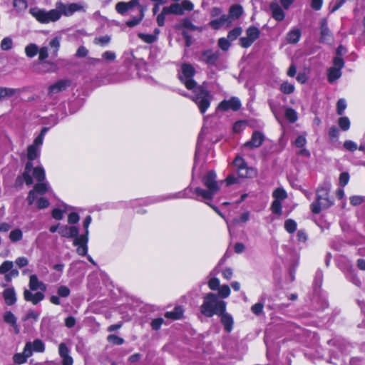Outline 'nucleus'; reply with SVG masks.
Masks as SVG:
<instances>
[{"instance_id":"15","label":"nucleus","mask_w":365,"mask_h":365,"mask_svg":"<svg viewBox=\"0 0 365 365\" xmlns=\"http://www.w3.org/2000/svg\"><path fill=\"white\" fill-rule=\"evenodd\" d=\"M241 107V103L237 98L232 97L229 100L222 101L218 106V109L226 111L229 109L238 110Z\"/></svg>"},{"instance_id":"58","label":"nucleus","mask_w":365,"mask_h":365,"mask_svg":"<svg viewBox=\"0 0 365 365\" xmlns=\"http://www.w3.org/2000/svg\"><path fill=\"white\" fill-rule=\"evenodd\" d=\"M27 359L24 356L22 353L15 354L13 356V361L14 363L18 364H24L26 361Z\"/></svg>"},{"instance_id":"64","label":"nucleus","mask_w":365,"mask_h":365,"mask_svg":"<svg viewBox=\"0 0 365 365\" xmlns=\"http://www.w3.org/2000/svg\"><path fill=\"white\" fill-rule=\"evenodd\" d=\"M15 263L19 267L22 268L29 264V260L25 257H20L16 259Z\"/></svg>"},{"instance_id":"9","label":"nucleus","mask_w":365,"mask_h":365,"mask_svg":"<svg viewBox=\"0 0 365 365\" xmlns=\"http://www.w3.org/2000/svg\"><path fill=\"white\" fill-rule=\"evenodd\" d=\"M260 31L255 26H250L246 30V36L240 38V45L243 48L250 47L259 36Z\"/></svg>"},{"instance_id":"11","label":"nucleus","mask_w":365,"mask_h":365,"mask_svg":"<svg viewBox=\"0 0 365 365\" xmlns=\"http://www.w3.org/2000/svg\"><path fill=\"white\" fill-rule=\"evenodd\" d=\"M264 138L265 137L262 133L257 130L254 131L250 140L246 142L243 145V148H246L250 150L257 148L262 145Z\"/></svg>"},{"instance_id":"61","label":"nucleus","mask_w":365,"mask_h":365,"mask_svg":"<svg viewBox=\"0 0 365 365\" xmlns=\"http://www.w3.org/2000/svg\"><path fill=\"white\" fill-rule=\"evenodd\" d=\"M208 286L212 290H217L220 288V281L217 278H211L208 282Z\"/></svg>"},{"instance_id":"36","label":"nucleus","mask_w":365,"mask_h":365,"mask_svg":"<svg viewBox=\"0 0 365 365\" xmlns=\"http://www.w3.org/2000/svg\"><path fill=\"white\" fill-rule=\"evenodd\" d=\"M38 51V47L35 43H30V44L27 45L25 48L26 55L29 58L34 57L37 54Z\"/></svg>"},{"instance_id":"8","label":"nucleus","mask_w":365,"mask_h":365,"mask_svg":"<svg viewBox=\"0 0 365 365\" xmlns=\"http://www.w3.org/2000/svg\"><path fill=\"white\" fill-rule=\"evenodd\" d=\"M334 66L328 70V81L330 83L334 82L341 76V68L344 66V61L341 57H335L333 61Z\"/></svg>"},{"instance_id":"43","label":"nucleus","mask_w":365,"mask_h":365,"mask_svg":"<svg viewBox=\"0 0 365 365\" xmlns=\"http://www.w3.org/2000/svg\"><path fill=\"white\" fill-rule=\"evenodd\" d=\"M32 349L36 352H43L45 349V345L41 339H36L31 343Z\"/></svg>"},{"instance_id":"28","label":"nucleus","mask_w":365,"mask_h":365,"mask_svg":"<svg viewBox=\"0 0 365 365\" xmlns=\"http://www.w3.org/2000/svg\"><path fill=\"white\" fill-rule=\"evenodd\" d=\"M164 13H168V14H175V15H182L183 14V9L180 4H173L170 6L164 7Z\"/></svg>"},{"instance_id":"30","label":"nucleus","mask_w":365,"mask_h":365,"mask_svg":"<svg viewBox=\"0 0 365 365\" xmlns=\"http://www.w3.org/2000/svg\"><path fill=\"white\" fill-rule=\"evenodd\" d=\"M301 31L299 29L290 31L287 36V41L289 43H296L299 41Z\"/></svg>"},{"instance_id":"18","label":"nucleus","mask_w":365,"mask_h":365,"mask_svg":"<svg viewBox=\"0 0 365 365\" xmlns=\"http://www.w3.org/2000/svg\"><path fill=\"white\" fill-rule=\"evenodd\" d=\"M219 56V51L206 50L202 53L200 60L206 63L207 64L214 65L218 60Z\"/></svg>"},{"instance_id":"62","label":"nucleus","mask_w":365,"mask_h":365,"mask_svg":"<svg viewBox=\"0 0 365 365\" xmlns=\"http://www.w3.org/2000/svg\"><path fill=\"white\" fill-rule=\"evenodd\" d=\"M70 292V289L66 286H61L58 289V294L61 297H68Z\"/></svg>"},{"instance_id":"22","label":"nucleus","mask_w":365,"mask_h":365,"mask_svg":"<svg viewBox=\"0 0 365 365\" xmlns=\"http://www.w3.org/2000/svg\"><path fill=\"white\" fill-rule=\"evenodd\" d=\"M58 232L63 237L76 238L78 237V229L75 226H62L59 228Z\"/></svg>"},{"instance_id":"63","label":"nucleus","mask_w":365,"mask_h":365,"mask_svg":"<svg viewBox=\"0 0 365 365\" xmlns=\"http://www.w3.org/2000/svg\"><path fill=\"white\" fill-rule=\"evenodd\" d=\"M32 351L33 349L31 342H27L24 346V351L22 352V354H24V356H25L26 359H28L32 355Z\"/></svg>"},{"instance_id":"46","label":"nucleus","mask_w":365,"mask_h":365,"mask_svg":"<svg viewBox=\"0 0 365 365\" xmlns=\"http://www.w3.org/2000/svg\"><path fill=\"white\" fill-rule=\"evenodd\" d=\"M14 267V263L11 261H5L0 266V274H4L9 272Z\"/></svg>"},{"instance_id":"17","label":"nucleus","mask_w":365,"mask_h":365,"mask_svg":"<svg viewBox=\"0 0 365 365\" xmlns=\"http://www.w3.org/2000/svg\"><path fill=\"white\" fill-rule=\"evenodd\" d=\"M88 237L86 236H79L78 237H76L74 239L73 245L78 247L76 252L78 255L82 256L86 255L88 252Z\"/></svg>"},{"instance_id":"27","label":"nucleus","mask_w":365,"mask_h":365,"mask_svg":"<svg viewBox=\"0 0 365 365\" xmlns=\"http://www.w3.org/2000/svg\"><path fill=\"white\" fill-rule=\"evenodd\" d=\"M192 192L197 195L202 197L205 200H212L214 195L216 194L211 190H205L201 187H195L192 190Z\"/></svg>"},{"instance_id":"56","label":"nucleus","mask_w":365,"mask_h":365,"mask_svg":"<svg viewBox=\"0 0 365 365\" xmlns=\"http://www.w3.org/2000/svg\"><path fill=\"white\" fill-rule=\"evenodd\" d=\"M38 60L41 61H43L48 57V51L46 46H43L41 48H38Z\"/></svg>"},{"instance_id":"31","label":"nucleus","mask_w":365,"mask_h":365,"mask_svg":"<svg viewBox=\"0 0 365 365\" xmlns=\"http://www.w3.org/2000/svg\"><path fill=\"white\" fill-rule=\"evenodd\" d=\"M33 177L38 181V182L45 181V170L42 167H36L34 168L32 172Z\"/></svg>"},{"instance_id":"21","label":"nucleus","mask_w":365,"mask_h":365,"mask_svg":"<svg viewBox=\"0 0 365 365\" xmlns=\"http://www.w3.org/2000/svg\"><path fill=\"white\" fill-rule=\"evenodd\" d=\"M269 8L272 12V16L275 20L278 21H282L284 20L285 17V14L277 2H272L270 4Z\"/></svg>"},{"instance_id":"35","label":"nucleus","mask_w":365,"mask_h":365,"mask_svg":"<svg viewBox=\"0 0 365 365\" xmlns=\"http://www.w3.org/2000/svg\"><path fill=\"white\" fill-rule=\"evenodd\" d=\"M179 28H185L190 31H202L201 28L195 26L189 19H183Z\"/></svg>"},{"instance_id":"50","label":"nucleus","mask_w":365,"mask_h":365,"mask_svg":"<svg viewBox=\"0 0 365 365\" xmlns=\"http://www.w3.org/2000/svg\"><path fill=\"white\" fill-rule=\"evenodd\" d=\"M144 16V10L141 9L140 18H133L131 20L126 21V25L129 27H133L138 25Z\"/></svg>"},{"instance_id":"60","label":"nucleus","mask_w":365,"mask_h":365,"mask_svg":"<svg viewBox=\"0 0 365 365\" xmlns=\"http://www.w3.org/2000/svg\"><path fill=\"white\" fill-rule=\"evenodd\" d=\"M346 0H333L331 3V10L330 11L331 13L336 11L338 9H339L345 2Z\"/></svg>"},{"instance_id":"4","label":"nucleus","mask_w":365,"mask_h":365,"mask_svg":"<svg viewBox=\"0 0 365 365\" xmlns=\"http://www.w3.org/2000/svg\"><path fill=\"white\" fill-rule=\"evenodd\" d=\"M204 301L200 306L201 313L207 317L215 314H222L226 309V302L219 300L215 294L208 293L204 297Z\"/></svg>"},{"instance_id":"24","label":"nucleus","mask_w":365,"mask_h":365,"mask_svg":"<svg viewBox=\"0 0 365 365\" xmlns=\"http://www.w3.org/2000/svg\"><path fill=\"white\" fill-rule=\"evenodd\" d=\"M218 316L221 317V322L224 326L226 331L230 332L232 329L233 319L232 316L224 311L222 314H218Z\"/></svg>"},{"instance_id":"13","label":"nucleus","mask_w":365,"mask_h":365,"mask_svg":"<svg viewBox=\"0 0 365 365\" xmlns=\"http://www.w3.org/2000/svg\"><path fill=\"white\" fill-rule=\"evenodd\" d=\"M1 287H5L2 292V297L4 302L8 306H12L16 304L17 301L16 293L14 287H6V284H1Z\"/></svg>"},{"instance_id":"26","label":"nucleus","mask_w":365,"mask_h":365,"mask_svg":"<svg viewBox=\"0 0 365 365\" xmlns=\"http://www.w3.org/2000/svg\"><path fill=\"white\" fill-rule=\"evenodd\" d=\"M31 160H29L26 163L25 170L24 173V179L25 181V183L27 185H31L33 184V178L31 175V173L33 172L34 168H33V163L31 162Z\"/></svg>"},{"instance_id":"33","label":"nucleus","mask_w":365,"mask_h":365,"mask_svg":"<svg viewBox=\"0 0 365 365\" xmlns=\"http://www.w3.org/2000/svg\"><path fill=\"white\" fill-rule=\"evenodd\" d=\"M13 6L17 12L23 13L27 9L28 3L26 0H14Z\"/></svg>"},{"instance_id":"29","label":"nucleus","mask_w":365,"mask_h":365,"mask_svg":"<svg viewBox=\"0 0 365 365\" xmlns=\"http://www.w3.org/2000/svg\"><path fill=\"white\" fill-rule=\"evenodd\" d=\"M243 10L242 7L240 5H232L229 11V16L231 17L232 21L233 19H237L240 17L242 14Z\"/></svg>"},{"instance_id":"32","label":"nucleus","mask_w":365,"mask_h":365,"mask_svg":"<svg viewBox=\"0 0 365 365\" xmlns=\"http://www.w3.org/2000/svg\"><path fill=\"white\" fill-rule=\"evenodd\" d=\"M49 46L51 49V55L53 57H56L58 51L60 48V38L55 37L49 42Z\"/></svg>"},{"instance_id":"44","label":"nucleus","mask_w":365,"mask_h":365,"mask_svg":"<svg viewBox=\"0 0 365 365\" xmlns=\"http://www.w3.org/2000/svg\"><path fill=\"white\" fill-rule=\"evenodd\" d=\"M110 36L108 35H106L103 36L96 37L94 39V43L96 44L100 45L101 46H105L108 45L110 41Z\"/></svg>"},{"instance_id":"23","label":"nucleus","mask_w":365,"mask_h":365,"mask_svg":"<svg viewBox=\"0 0 365 365\" xmlns=\"http://www.w3.org/2000/svg\"><path fill=\"white\" fill-rule=\"evenodd\" d=\"M232 24V19L227 15H222L220 18L217 19L212 20L210 22V26L213 29H219L221 26L226 25L227 26H230Z\"/></svg>"},{"instance_id":"51","label":"nucleus","mask_w":365,"mask_h":365,"mask_svg":"<svg viewBox=\"0 0 365 365\" xmlns=\"http://www.w3.org/2000/svg\"><path fill=\"white\" fill-rule=\"evenodd\" d=\"M13 46L12 39L9 37H6L3 38L1 43V48L4 51H8L11 49Z\"/></svg>"},{"instance_id":"1","label":"nucleus","mask_w":365,"mask_h":365,"mask_svg":"<svg viewBox=\"0 0 365 365\" xmlns=\"http://www.w3.org/2000/svg\"><path fill=\"white\" fill-rule=\"evenodd\" d=\"M195 73V70L191 64L184 63L181 66L179 78L187 89L193 90L195 95L192 99L198 106L200 112L204 113L210 105L212 96L202 86H196L197 83L192 79Z\"/></svg>"},{"instance_id":"16","label":"nucleus","mask_w":365,"mask_h":365,"mask_svg":"<svg viewBox=\"0 0 365 365\" xmlns=\"http://www.w3.org/2000/svg\"><path fill=\"white\" fill-rule=\"evenodd\" d=\"M140 0H131L128 2L120 1L115 5V10L121 15H124L135 6H139Z\"/></svg>"},{"instance_id":"20","label":"nucleus","mask_w":365,"mask_h":365,"mask_svg":"<svg viewBox=\"0 0 365 365\" xmlns=\"http://www.w3.org/2000/svg\"><path fill=\"white\" fill-rule=\"evenodd\" d=\"M43 144H38L34 140L33 143L27 148V158L29 160H34L40 155L41 146Z\"/></svg>"},{"instance_id":"40","label":"nucleus","mask_w":365,"mask_h":365,"mask_svg":"<svg viewBox=\"0 0 365 365\" xmlns=\"http://www.w3.org/2000/svg\"><path fill=\"white\" fill-rule=\"evenodd\" d=\"M284 228L289 233H294L297 230V223L292 219L287 220L284 222Z\"/></svg>"},{"instance_id":"38","label":"nucleus","mask_w":365,"mask_h":365,"mask_svg":"<svg viewBox=\"0 0 365 365\" xmlns=\"http://www.w3.org/2000/svg\"><path fill=\"white\" fill-rule=\"evenodd\" d=\"M274 200H283L287 197V194L283 188H277L272 193Z\"/></svg>"},{"instance_id":"42","label":"nucleus","mask_w":365,"mask_h":365,"mask_svg":"<svg viewBox=\"0 0 365 365\" xmlns=\"http://www.w3.org/2000/svg\"><path fill=\"white\" fill-rule=\"evenodd\" d=\"M280 91L284 94H291L294 91V86L286 81L281 84Z\"/></svg>"},{"instance_id":"2","label":"nucleus","mask_w":365,"mask_h":365,"mask_svg":"<svg viewBox=\"0 0 365 365\" xmlns=\"http://www.w3.org/2000/svg\"><path fill=\"white\" fill-rule=\"evenodd\" d=\"M83 9V6L78 4H64L58 1L56 4V9L46 11L38 7L29 9V13L40 23L48 24L58 21L62 14L68 16L76 11Z\"/></svg>"},{"instance_id":"48","label":"nucleus","mask_w":365,"mask_h":365,"mask_svg":"<svg viewBox=\"0 0 365 365\" xmlns=\"http://www.w3.org/2000/svg\"><path fill=\"white\" fill-rule=\"evenodd\" d=\"M338 123L342 130H348L350 128V120L347 117H341L338 120Z\"/></svg>"},{"instance_id":"7","label":"nucleus","mask_w":365,"mask_h":365,"mask_svg":"<svg viewBox=\"0 0 365 365\" xmlns=\"http://www.w3.org/2000/svg\"><path fill=\"white\" fill-rule=\"evenodd\" d=\"M49 185L47 182H40L34 186V188L29 192L27 196V201L29 205L34 204V201L37 199V195H43L49 190Z\"/></svg>"},{"instance_id":"41","label":"nucleus","mask_w":365,"mask_h":365,"mask_svg":"<svg viewBox=\"0 0 365 365\" xmlns=\"http://www.w3.org/2000/svg\"><path fill=\"white\" fill-rule=\"evenodd\" d=\"M285 117L289 122L294 123L297 120V113L294 109L289 108L285 110Z\"/></svg>"},{"instance_id":"45","label":"nucleus","mask_w":365,"mask_h":365,"mask_svg":"<svg viewBox=\"0 0 365 365\" xmlns=\"http://www.w3.org/2000/svg\"><path fill=\"white\" fill-rule=\"evenodd\" d=\"M242 30L241 27L235 28L229 32V34L227 35V38L230 41H232L237 39L240 36V34H242Z\"/></svg>"},{"instance_id":"14","label":"nucleus","mask_w":365,"mask_h":365,"mask_svg":"<svg viewBox=\"0 0 365 365\" xmlns=\"http://www.w3.org/2000/svg\"><path fill=\"white\" fill-rule=\"evenodd\" d=\"M319 41L322 43H331L333 41V35L328 27L326 19H322L320 22Z\"/></svg>"},{"instance_id":"5","label":"nucleus","mask_w":365,"mask_h":365,"mask_svg":"<svg viewBox=\"0 0 365 365\" xmlns=\"http://www.w3.org/2000/svg\"><path fill=\"white\" fill-rule=\"evenodd\" d=\"M329 186L321 187L317 190V201L311 205L312 211L318 214L322 209H327L333 205L329 198Z\"/></svg>"},{"instance_id":"47","label":"nucleus","mask_w":365,"mask_h":365,"mask_svg":"<svg viewBox=\"0 0 365 365\" xmlns=\"http://www.w3.org/2000/svg\"><path fill=\"white\" fill-rule=\"evenodd\" d=\"M138 36L144 42L148 43H152L155 42L157 38L156 36L153 34H145L143 33H139Z\"/></svg>"},{"instance_id":"37","label":"nucleus","mask_w":365,"mask_h":365,"mask_svg":"<svg viewBox=\"0 0 365 365\" xmlns=\"http://www.w3.org/2000/svg\"><path fill=\"white\" fill-rule=\"evenodd\" d=\"M4 320L6 323L12 325H16L17 319L15 315L10 311L6 312L3 315Z\"/></svg>"},{"instance_id":"10","label":"nucleus","mask_w":365,"mask_h":365,"mask_svg":"<svg viewBox=\"0 0 365 365\" xmlns=\"http://www.w3.org/2000/svg\"><path fill=\"white\" fill-rule=\"evenodd\" d=\"M71 86V81L67 79H61L48 87V96H53L66 90Z\"/></svg>"},{"instance_id":"12","label":"nucleus","mask_w":365,"mask_h":365,"mask_svg":"<svg viewBox=\"0 0 365 365\" xmlns=\"http://www.w3.org/2000/svg\"><path fill=\"white\" fill-rule=\"evenodd\" d=\"M216 173L213 170H210L207 174L202 178V182L204 185L209 190H211L214 192L217 193L220 190V186L216 180Z\"/></svg>"},{"instance_id":"57","label":"nucleus","mask_w":365,"mask_h":365,"mask_svg":"<svg viewBox=\"0 0 365 365\" xmlns=\"http://www.w3.org/2000/svg\"><path fill=\"white\" fill-rule=\"evenodd\" d=\"M218 289L219 295L222 298H227L230 294V289L228 285H222Z\"/></svg>"},{"instance_id":"25","label":"nucleus","mask_w":365,"mask_h":365,"mask_svg":"<svg viewBox=\"0 0 365 365\" xmlns=\"http://www.w3.org/2000/svg\"><path fill=\"white\" fill-rule=\"evenodd\" d=\"M20 93V90L7 87H0V102Z\"/></svg>"},{"instance_id":"39","label":"nucleus","mask_w":365,"mask_h":365,"mask_svg":"<svg viewBox=\"0 0 365 365\" xmlns=\"http://www.w3.org/2000/svg\"><path fill=\"white\" fill-rule=\"evenodd\" d=\"M56 70V65L50 61H43L41 63V71L43 73L53 72Z\"/></svg>"},{"instance_id":"55","label":"nucleus","mask_w":365,"mask_h":365,"mask_svg":"<svg viewBox=\"0 0 365 365\" xmlns=\"http://www.w3.org/2000/svg\"><path fill=\"white\" fill-rule=\"evenodd\" d=\"M9 238L13 242H16L22 238V232L20 230H15L10 232Z\"/></svg>"},{"instance_id":"3","label":"nucleus","mask_w":365,"mask_h":365,"mask_svg":"<svg viewBox=\"0 0 365 365\" xmlns=\"http://www.w3.org/2000/svg\"><path fill=\"white\" fill-rule=\"evenodd\" d=\"M29 286L30 290L24 289V298L26 302L36 305L44 299L45 296L43 292L46 290V285L39 281L36 274H32L29 278Z\"/></svg>"},{"instance_id":"34","label":"nucleus","mask_w":365,"mask_h":365,"mask_svg":"<svg viewBox=\"0 0 365 365\" xmlns=\"http://www.w3.org/2000/svg\"><path fill=\"white\" fill-rule=\"evenodd\" d=\"M182 309L180 307H175L173 311L167 312L165 317L171 319H179L182 315Z\"/></svg>"},{"instance_id":"6","label":"nucleus","mask_w":365,"mask_h":365,"mask_svg":"<svg viewBox=\"0 0 365 365\" xmlns=\"http://www.w3.org/2000/svg\"><path fill=\"white\" fill-rule=\"evenodd\" d=\"M234 165L237 168V173L240 178H253L257 175V170L253 168H249L245 160L237 156L233 161Z\"/></svg>"},{"instance_id":"54","label":"nucleus","mask_w":365,"mask_h":365,"mask_svg":"<svg viewBox=\"0 0 365 365\" xmlns=\"http://www.w3.org/2000/svg\"><path fill=\"white\" fill-rule=\"evenodd\" d=\"M230 40L227 38H220L218 40V46L223 51H227L230 46Z\"/></svg>"},{"instance_id":"19","label":"nucleus","mask_w":365,"mask_h":365,"mask_svg":"<svg viewBox=\"0 0 365 365\" xmlns=\"http://www.w3.org/2000/svg\"><path fill=\"white\" fill-rule=\"evenodd\" d=\"M60 356L63 359L62 365H72L73 359L69 355V349L64 343H61L58 346Z\"/></svg>"},{"instance_id":"59","label":"nucleus","mask_w":365,"mask_h":365,"mask_svg":"<svg viewBox=\"0 0 365 365\" xmlns=\"http://www.w3.org/2000/svg\"><path fill=\"white\" fill-rule=\"evenodd\" d=\"M36 205L38 209H44L49 206V202L44 197H40L37 200Z\"/></svg>"},{"instance_id":"53","label":"nucleus","mask_w":365,"mask_h":365,"mask_svg":"<svg viewBox=\"0 0 365 365\" xmlns=\"http://www.w3.org/2000/svg\"><path fill=\"white\" fill-rule=\"evenodd\" d=\"M282 203L279 200H274L271 205V210L273 213L280 215L282 214Z\"/></svg>"},{"instance_id":"52","label":"nucleus","mask_w":365,"mask_h":365,"mask_svg":"<svg viewBox=\"0 0 365 365\" xmlns=\"http://www.w3.org/2000/svg\"><path fill=\"white\" fill-rule=\"evenodd\" d=\"M346 108V103L345 99H344V98L339 99L336 103L337 114L339 115H341L344 113Z\"/></svg>"},{"instance_id":"49","label":"nucleus","mask_w":365,"mask_h":365,"mask_svg":"<svg viewBox=\"0 0 365 365\" xmlns=\"http://www.w3.org/2000/svg\"><path fill=\"white\" fill-rule=\"evenodd\" d=\"M107 340L114 345H120L124 343V339L123 338L115 334L108 336Z\"/></svg>"}]
</instances>
